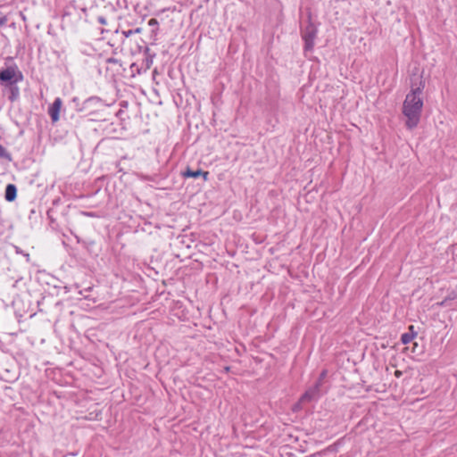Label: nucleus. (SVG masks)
<instances>
[{
  "instance_id": "obj_1",
  "label": "nucleus",
  "mask_w": 457,
  "mask_h": 457,
  "mask_svg": "<svg viewBox=\"0 0 457 457\" xmlns=\"http://www.w3.org/2000/svg\"><path fill=\"white\" fill-rule=\"evenodd\" d=\"M426 81L422 74H412L411 77V91L406 95L403 104V113L407 118V129L416 128L420 122L423 108V100L420 95L425 88Z\"/></svg>"
},
{
  "instance_id": "obj_2",
  "label": "nucleus",
  "mask_w": 457,
  "mask_h": 457,
  "mask_svg": "<svg viewBox=\"0 0 457 457\" xmlns=\"http://www.w3.org/2000/svg\"><path fill=\"white\" fill-rule=\"evenodd\" d=\"M23 79L21 71L17 70L16 66H8L0 70V84L4 87L14 82H20Z\"/></svg>"
},
{
  "instance_id": "obj_3",
  "label": "nucleus",
  "mask_w": 457,
  "mask_h": 457,
  "mask_svg": "<svg viewBox=\"0 0 457 457\" xmlns=\"http://www.w3.org/2000/svg\"><path fill=\"white\" fill-rule=\"evenodd\" d=\"M323 394L320 383H315L312 387H310L301 397L300 403H306L312 401H317Z\"/></svg>"
},
{
  "instance_id": "obj_4",
  "label": "nucleus",
  "mask_w": 457,
  "mask_h": 457,
  "mask_svg": "<svg viewBox=\"0 0 457 457\" xmlns=\"http://www.w3.org/2000/svg\"><path fill=\"white\" fill-rule=\"evenodd\" d=\"M138 47L140 50L142 48L144 49V51H143L144 58L142 59L141 62L139 63L140 69L143 71V72H146L151 68V66L153 64V60L155 56V54H152L150 52V48L147 46H139Z\"/></svg>"
},
{
  "instance_id": "obj_5",
  "label": "nucleus",
  "mask_w": 457,
  "mask_h": 457,
  "mask_svg": "<svg viewBox=\"0 0 457 457\" xmlns=\"http://www.w3.org/2000/svg\"><path fill=\"white\" fill-rule=\"evenodd\" d=\"M317 30H303L302 38L304 41L303 50L305 53L312 52L314 46V39L316 38Z\"/></svg>"
},
{
  "instance_id": "obj_6",
  "label": "nucleus",
  "mask_w": 457,
  "mask_h": 457,
  "mask_svg": "<svg viewBox=\"0 0 457 457\" xmlns=\"http://www.w3.org/2000/svg\"><path fill=\"white\" fill-rule=\"evenodd\" d=\"M62 105V101L60 97L54 99V103L48 108V114L53 123L60 119V111Z\"/></svg>"
},
{
  "instance_id": "obj_7",
  "label": "nucleus",
  "mask_w": 457,
  "mask_h": 457,
  "mask_svg": "<svg viewBox=\"0 0 457 457\" xmlns=\"http://www.w3.org/2000/svg\"><path fill=\"white\" fill-rule=\"evenodd\" d=\"M183 177L185 178H194L197 179L200 176L204 178V181L208 180L209 172L204 171L202 169H197L195 170H192L190 167H187L186 170L182 172Z\"/></svg>"
},
{
  "instance_id": "obj_8",
  "label": "nucleus",
  "mask_w": 457,
  "mask_h": 457,
  "mask_svg": "<svg viewBox=\"0 0 457 457\" xmlns=\"http://www.w3.org/2000/svg\"><path fill=\"white\" fill-rule=\"evenodd\" d=\"M18 82L12 83L4 86V89L8 92V100L11 103L16 102L20 97V88L17 85Z\"/></svg>"
},
{
  "instance_id": "obj_9",
  "label": "nucleus",
  "mask_w": 457,
  "mask_h": 457,
  "mask_svg": "<svg viewBox=\"0 0 457 457\" xmlns=\"http://www.w3.org/2000/svg\"><path fill=\"white\" fill-rule=\"evenodd\" d=\"M17 197V187L14 184H8L4 191V198L7 202H12Z\"/></svg>"
},
{
  "instance_id": "obj_10",
  "label": "nucleus",
  "mask_w": 457,
  "mask_h": 457,
  "mask_svg": "<svg viewBox=\"0 0 457 457\" xmlns=\"http://www.w3.org/2000/svg\"><path fill=\"white\" fill-rule=\"evenodd\" d=\"M413 328L414 327L412 325H411L409 327V329L411 332H408V333H403L401 337V342L403 344V345H407L409 344L410 342L412 341V339L417 336V333L413 331Z\"/></svg>"
},
{
  "instance_id": "obj_11",
  "label": "nucleus",
  "mask_w": 457,
  "mask_h": 457,
  "mask_svg": "<svg viewBox=\"0 0 457 457\" xmlns=\"http://www.w3.org/2000/svg\"><path fill=\"white\" fill-rule=\"evenodd\" d=\"M130 70H131V73H132V76L134 77L136 74H141V73H144L143 71L140 69V64L139 62H133L131 63L130 65Z\"/></svg>"
},
{
  "instance_id": "obj_12",
  "label": "nucleus",
  "mask_w": 457,
  "mask_h": 457,
  "mask_svg": "<svg viewBox=\"0 0 457 457\" xmlns=\"http://www.w3.org/2000/svg\"><path fill=\"white\" fill-rule=\"evenodd\" d=\"M0 158H4L8 161H12L11 154L8 153L7 150L2 145H0Z\"/></svg>"
},
{
  "instance_id": "obj_13",
  "label": "nucleus",
  "mask_w": 457,
  "mask_h": 457,
  "mask_svg": "<svg viewBox=\"0 0 457 457\" xmlns=\"http://www.w3.org/2000/svg\"><path fill=\"white\" fill-rule=\"evenodd\" d=\"M71 17V13L69 12H64V14L62 15V27L63 28L65 25H69L68 23V20L70 19Z\"/></svg>"
},
{
  "instance_id": "obj_14",
  "label": "nucleus",
  "mask_w": 457,
  "mask_h": 457,
  "mask_svg": "<svg viewBox=\"0 0 457 457\" xmlns=\"http://www.w3.org/2000/svg\"><path fill=\"white\" fill-rule=\"evenodd\" d=\"M7 21V16L4 14L3 12L0 11V26L6 25Z\"/></svg>"
},
{
  "instance_id": "obj_15",
  "label": "nucleus",
  "mask_w": 457,
  "mask_h": 457,
  "mask_svg": "<svg viewBox=\"0 0 457 457\" xmlns=\"http://www.w3.org/2000/svg\"><path fill=\"white\" fill-rule=\"evenodd\" d=\"M327 376V370H322L316 383H320V386H322L323 379Z\"/></svg>"
},
{
  "instance_id": "obj_16",
  "label": "nucleus",
  "mask_w": 457,
  "mask_h": 457,
  "mask_svg": "<svg viewBox=\"0 0 457 457\" xmlns=\"http://www.w3.org/2000/svg\"><path fill=\"white\" fill-rule=\"evenodd\" d=\"M124 37H129L133 32L138 33L141 30H121Z\"/></svg>"
},
{
  "instance_id": "obj_17",
  "label": "nucleus",
  "mask_w": 457,
  "mask_h": 457,
  "mask_svg": "<svg viewBox=\"0 0 457 457\" xmlns=\"http://www.w3.org/2000/svg\"><path fill=\"white\" fill-rule=\"evenodd\" d=\"M445 298L449 302L457 299V293L455 291H452Z\"/></svg>"
},
{
  "instance_id": "obj_18",
  "label": "nucleus",
  "mask_w": 457,
  "mask_h": 457,
  "mask_svg": "<svg viewBox=\"0 0 457 457\" xmlns=\"http://www.w3.org/2000/svg\"><path fill=\"white\" fill-rule=\"evenodd\" d=\"M436 304L441 307H446L449 305V301L446 298H445L443 301L437 303Z\"/></svg>"
},
{
  "instance_id": "obj_19",
  "label": "nucleus",
  "mask_w": 457,
  "mask_h": 457,
  "mask_svg": "<svg viewBox=\"0 0 457 457\" xmlns=\"http://www.w3.org/2000/svg\"><path fill=\"white\" fill-rule=\"evenodd\" d=\"M107 63H112V64H118L120 61L118 59H115L113 57H110L106 60Z\"/></svg>"
},
{
  "instance_id": "obj_20",
  "label": "nucleus",
  "mask_w": 457,
  "mask_h": 457,
  "mask_svg": "<svg viewBox=\"0 0 457 457\" xmlns=\"http://www.w3.org/2000/svg\"><path fill=\"white\" fill-rule=\"evenodd\" d=\"M148 25L151 27L158 25V21L155 18H152L148 21Z\"/></svg>"
},
{
  "instance_id": "obj_21",
  "label": "nucleus",
  "mask_w": 457,
  "mask_h": 457,
  "mask_svg": "<svg viewBox=\"0 0 457 457\" xmlns=\"http://www.w3.org/2000/svg\"><path fill=\"white\" fill-rule=\"evenodd\" d=\"M98 21L102 25H106V19L104 16H98Z\"/></svg>"
},
{
  "instance_id": "obj_22",
  "label": "nucleus",
  "mask_w": 457,
  "mask_h": 457,
  "mask_svg": "<svg viewBox=\"0 0 457 457\" xmlns=\"http://www.w3.org/2000/svg\"><path fill=\"white\" fill-rule=\"evenodd\" d=\"M303 403H300V400H299V401L295 404V406H294L293 410H294V411L300 410V409L302 408V405H303Z\"/></svg>"
},
{
  "instance_id": "obj_23",
  "label": "nucleus",
  "mask_w": 457,
  "mask_h": 457,
  "mask_svg": "<svg viewBox=\"0 0 457 457\" xmlns=\"http://www.w3.org/2000/svg\"><path fill=\"white\" fill-rule=\"evenodd\" d=\"M395 377L399 378L402 375V372L400 370H396L395 372Z\"/></svg>"
},
{
  "instance_id": "obj_24",
  "label": "nucleus",
  "mask_w": 457,
  "mask_h": 457,
  "mask_svg": "<svg viewBox=\"0 0 457 457\" xmlns=\"http://www.w3.org/2000/svg\"><path fill=\"white\" fill-rule=\"evenodd\" d=\"M85 214H86L87 216H90V217L94 216V214H93V213H91V212H85Z\"/></svg>"
}]
</instances>
